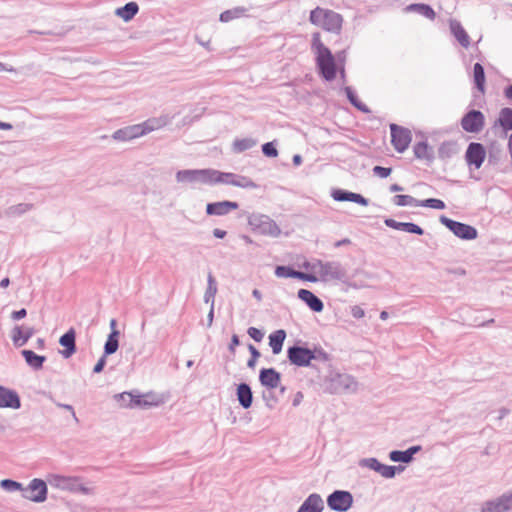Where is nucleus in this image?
<instances>
[{
  "label": "nucleus",
  "mask_w": 512,
  "mask_h": 512,
  "mask_svg": "<svg viewBox=\"0 0 512 512\" xmlns=\"http://www.w3.org/2000/svg\"><path fill=\"white\" fill-rule=\"evenodd\" d=\"M9 283H10L9 278H4V279L1 280L0 286L2 288H7L9 286Z\"/></svg>",
  "instance_id": "obj_55"
},
{
  "label": "nucleus",
  "mask_w": 512,
  "mask_h": 512,
  "mask_svg": "<svg viewBox=\"0 0 512 512\" xmlns=\"http://www.w3.org/2000/svg\"><path fill=\"white\" fill-rule=\"evenodd\" d=\"M275 275L279 278H297L307 282H317V278L314 274H306L304 272L293 270L287 266H277L275 269Z\"/></svg>",
  "instance_id": "obj_14"
},
{
  "label": "nucleus",
  "mask_w": 512,
  "mask_h": 512,
  "mask_svg": "<svg viewBox=\"0 0 512 512\" xmlns=\"http://www.w3.org/2000/svg\"><path fill=\"white\" fill-rule=\"evenodd\" d=\"M75 339L76 332L73 328H71L68 332L60 337L59 343L62 347H64V350L61 351V354L65 358L71 357L76 352Z\"/></svg>",
  "instance_id": "obj_17"
},
{
  "label": "nucleus",
  "mask_w": 512,
  "mask_h": 512,
  "mask_svg": "<svg viewBox=\"0 0 512 512\" xmlns=\"http://www.w3.org/2000/svg\"><path fill=\"white\" fill-rule=\"evenodd\" d=\"M391 143L396 151L399 153L404 152L410 145L412 136L411 131L407 128L398 126L396 124L390 125Z\"/></svg>",
  "instance_id": "obj_7"
},
{
  "label": "nucleus",
  "mask_w": 512,
  "mask_h": 512,
  "mask_svg": "<svg viewBox=\"0 0 512 512\" xmlns=\"http://www.w3.org/2000/svg\"><path fill=\"white\" fill-rule=\"evenodd\" d=\"M116 326H117V322H116V320H115V319H112V320L110 321V327H111L112 331H118V330H117V328H116Z\"/></svg>",
  "instance_id": "obj_59"
},
{
  "label": "nucleus",
  "mask_w": 512,
  "mask_h": 512,
  "mask_svg": "<svg viewBox=\"0 0 512 512\" xmlns=\"http://www.w3.org/2000/svg\"><path fill=\"white\" fill-rule=\"evenodd\" d=\"M406 11L418 12L429 20H434L436 17L435 11L426 4H411L406 7Z\"/></svg>",
  "instance_id": "obj_30"
},
{
  "label": "nucleus",
  "mask_w": 512,
  "mask_h": 512,
  "mask_svg": "<svg viewBox=\"0 0 512 512\" xmlns=\"http://www.w3.org/2000/svg\"><path fill=\"white\" fill-rule=\"evenodd\" d=\"M256 142L252 139H239L234 141L233 147L236 151L242 152L252 148Z\"/></svg>",
  "instance_id": "obj_42"
},
{
  "label": "nucleus",
  "mask_w": 512,
  "mask_h": 512,
  "mask_svg": "<svg viewBox=\"0 0 512 512\" xmlns=\"http://www.w3.org/2000/svg\"><path fill=\"white\" fill-rule=\"evenodd\" d=\"M213 235L216 238L222 239L226 236V231L216 228L213 230Z\"/></svg>",
  "instance_id": "obj_52"
},
{
  "label": "nucleus",
  "mask_w": 512,
  "mask_h": 512,
  "mask_svg": "<svg viewBox=\"0 0 512 512\" xmlns=\"http://www.w3.org/2000/svg\"><path fill=\"white\" fill-rule=\"evenodd\" d=\"M253 295H254L257 299H259V300L261 299V294H260V292H259L258 290H254V291H253Z\"/></svg>",
  "instance_id": "obj_64"
},
{
  "label": "nucleus",
  "mask_w": 512,
  "mask_h": 512,
  "mask_svg": "<svg viewBox=\"0 0 512 512\" xmlns=\"http://www.w3.org/2000/svg\"><path fill=\"white\" fill-rule=\"evenodd\" d=\"M118 397L120 399L129 398V403L125 404L126 408H151L164 403L163 397L154 392H148L144 394H132L130 392H123L118 394Z\"/></svg>",
  "instance_id": "obj_4"
},
{
  "label": "nucleus",
  "mask_w": 512,
  "mask_h": 512,
  "mask_svg": "<svg viewBox=\"0 0 512 512\" xmlns=\"http://www.w3.org/2000/svg\"><path fill=\"white\" fill-rule=\"evenodd\" d=\"M312 49L316 54V62L322 76L326 80H333L336 77V64L331 51L323 44L320 33L312 35Z\"/></svg>",
  "instance_id": "obj_1"
},
{
  "label": "nucleus",
  "mask_w": 512,
  "mask_h": 512,
  "mask_svg": "<svg viewBox=\"0 0 512 512\" xmlns=\"http://www.w3.org/2000/svg\"><path fill=\"white\" fill-rule=\"evenodd\" d=\"M237 396L240 404L244 408H249L252 404V392L247 384H240L237 388Z\"/></svg>",
  "instance_id": "obj_28"
},
{
  "label": "nucleus",
  "mask_w": 512,
  "mask_h": 512,
  "mask_svg": "<svg viewBox=\"0 0 512 512\" xmlns=\"http://www.w3.org/2000/svg\"><path fill=\"white\" fill-rule=\"evenodd\" d=\"M249 350L251 352V359L248 361V366L250 368H254L255 367V363L257 361V359L260 357V353L259 351L253 346V345H249Z\"/></svg>",
  "instance_id": "obj_45"
},
{
  "label": "nucleus",
  "mask_w": 512,
  "mask_h": 512,
  "mask_svg": "<svg viewBox=\"0 0 512 512\" xmlns=\"http://www.w3.org/2000/svg\"><path fill=\"white\" fill-rule=\"evenodd\" d=\"M385 224L390 228L396 230H403L407 233H413L418 235H422L424 233L423 229L420 226L410 222H397L393 219H387L385 221Z\"/></svg>",
  "instance_id": "obj_22"
},
{
  "label": "nucleus",
  "mask_w": 512,
  "mask_h": 512,
  "mask_svg": "<svg viewBox=\"0 0 512 512\" xmlns=\"http://www.w3.org/2000/svg\"><path fill=\"white\" fill-rule=\"evenodd\" d=\"M11 128H12L11 124L5 123V122H0V129L9 130Z\"/></svg>",
  "instance_id": "obj_56"
},
{
  "label": "nucleus",
  "mask_w": 512,
  "mask_h": 512,
  "mask_svg": "<svg viewBox=\"0 0 512 512\" xmlns=\"http://www.w3.org/2000/svg\"><path fill=\"white\" fill-rule=\"evenodd\" d=\"M138 5L135 2H129L125 6L116 10V15L124 21L131 20L138 12Z\"/></svg>",
  "instance_id": "obj_29"
},
{
  "label": "nucleus",
  "mask_w": 512,
  "mask_h": 512,
  "mask_svg": "<svg viewBox=\"0 0 512 512\" xmlns=\"http://www.w3.org/2000/svg\"><path fill=\"white\" fill-rule=\"evenodd\" d=\"M260 382L263 386L275 389L280 384V374L273 368L262 369L259 376Z\"/></svg>",
  "instance_id": "obj_19"
},
{
  "label": "nucleus",
  "mask_w": 512,
  "mask_h": 512,
  "mask_svg": "<svg viewBox=\"0 0 512 512\" xmlns=\"http://www.w3.org/2000/svg\"><path fill=\"white\" fill-rule=\"evenodd\" d=\"M248 335L257 342H260L263 339V333L255 327H250L248 329Z\"/></svg>",
  "instance_id": "obj_46"
},
{
  "label": "nucleus",
  "mask_w": 512,
  "mask_h": 512,
  "mask_svg": "<svg viewBox=\"0 0 512 512\" xmlns=\"http://www.w3.org/2000/svg\"><path fill=\"white\" fill-rule=\"evenodd\" d=\"M164 125L165 121L161 119H149L141 124L127 126L117 130L113 134V138L120 141H129L160 129Z\"/></svg>",
  "instance_id": "obj_3"
},
{
  "label": "nucleus",
  "mask_w": 512,
  "mask_h": 512,
  "mask_svg": "<svg viewBox=\"0 0 512 512\" xmlns=\"http://www.w3.org/2000/svg\"><path fill=\"white\" fill-rule=\"evenodd\" d=\"M0 407L18 409L20 407L18 394L13 390L0 386Z\"/></svg>",
  "instance_id": "obj_16"
},
{
  "label": "nucleus",
  "mask_w": 512,
  "mask_h": 512,
  "mask_svg": "<svg viewBox=\"0 0 512 512\" xmlns=\"http://www.w3.org/2000/svg\"><path fill=\"white\" fill-rule=\"evenodd\" d=\"M285 338L286 333L284 330H277L269 335V345L274 354H279L281 352Z\"/></svg>",
  "instance_id": "obj_26"
},
{
  "label": "nucleus",
  "mask_w": 512,
  "mask_h": 512,
  "mask_svg": "<svg viewBox=\"0 0 512 512\" xmlns=\"http://www.w3.org/2000/svg\"><path fill=\"white\" fill-rule=\"evenodd\" d=\"M380 318L382 320H386L388 318V313L386 311H382L380 314Z\"/></svg>",
  "instance_id": "obj_63"
},
{
  "label": "nucleus",
  "mask_w": 512,
  "mask_h": 512,
  "mask_svg": "<svg viewBox=\"0 0 512 512\" xmlns=\"http://www.w3.org/2000/svg\"><path fill=\"white\" fill-rule=\"evenodd\" d=\"M374 173L378 175L381 178H386L391 173V168L381 167V166H375L373 169Z\"/></svg>",
  "instance_id": "obj_47"
},
{
  "label": "nucleus",
  "mask_w": 512,
  "mask_h": 512,
  "mask_svg": "<svg viewBox=\"0 0 512 512\" xmlns=\"http://www.w3.org/2000/svg\"><path fill=\"white\" fill-rule=\"evenodd\" d=\"M262 152L267 157H273L274 158V157H277V155H278V151L274 147V144L272 142L265 143L262 146Z\"/></svg>",
  "instance_id": "obj_44"
},
{
  "label": "nucleus",
  "mask_w": 512,
  "mask_h": 512,
  "mask_svg": "<svg viewBox=\"0 0 512 512\" xmlns=\"http://www.w3.org/2000/svg\"><path fill=\"white\" fill-rule=\"evenodd\" d=\"M418 206L429 207V208L438 209V210L445 209V207H446L445 203L442 200L436 199V198H430V199L419 201Z\"/></svg>",
  "instance_id": "obj_41"
},
{
  "label": "nucleus",
  "mask_w": 512,
  "mask_h": 512,
  "mask_svg": "<svg viewBox=\"0 0 512 512\" xmlns=\"http://www.w3.org/2000/svg\"><path fill=\"white\" fill-rule=\"evenodd\" d=\"M351 314L354 318H362L365 315L364 310L360 306H353Z\"/></svg>",
  "instance_id": "obj_49"
},
{
  "label": "nucleus",
  "mask_w": 512,
  "mask_h": 512,
  "mask_svg": "<svg viewBox=\"0 0 512 512\" xmlns=\"http://www.w3.org/2000/svg\"><path fill=\"white\" fill-rule=\"evenodd\" d=\"M220 19L222 21H227L229 19V12L227 11V12L222 13L220 16Z\"/></svg>",
  "instance_id": "obj_60"
},
{
  "label": "nucleus",
  "mask_w": 512,
  "mask_h": 512,
  "mask_svg": "<svg viewBox=\"0 0 512 512\" xmlns=\"http://www.w3.org/2000/svg\"><path fill=\"white\" fill-rule=\"evenodd\" d=\"M116 398H117L118 400L122 401L121 406H123V407H126V406H125V404H128V403H129V398L120 399V398L118 397V395L116 396Z\"/></svg>",
  "instance_id": "obj_62"
},
{
  "label": "nucleus",
  "mask_w": 512,
  "mask_h": 512,
  "mask_svg": "<svg viewBox=\"0 0 512 512\" xmlns=\"http://www.w3.org/2000/svg\"><path fill=\"white\" fill-rule=\"evenodd\" d=\"M486 158V149L481 143L472 142L468 145L465 160L469 166L479 169Z\"/></svg>",
  "instance_id": "obj_11"
},
{
  "label": "nucleus",
  "mask_w": 512,
  "mask_h": 512,
  "mask_svg": "<svg viewBox=\"0 0 512 512\" xmlns=\"http://www.w3.org/2000/svg\"><path fill=\"white\" fill-rule=\"evenodd\" d=\"M33 330L32 329H26L23 330L22 327L16 326L12 330V340L13 343L17 346H22L27 342V340L32 336Z\"/></svg>",
  "instance_id": "obj_27"
},
{
  "label": "nucleus",
  "mask_w": 512,
  "mask_h": 512,
  "mask_svg": "<svg viewBox=\"0 0 512 512\" xmlns=\"http://www.w3.org/2000/svg\"><path fill=\"white\" fill-rule=\"evenodd\" d=\"M309 20L313 25L331 33H339L343 21L340 14L321 7H316L310 12Z\"/></svg>",
  "instance_id": "obj_2"
},
{
  "label": "nucleus",
  "mask_w": 512,
  "mask_h": 512,
  "mask_svg": "<svg viewBox=\"0 0 512 512\" xmlns=\"http://www.w3.org/2000/svg\"><path fill=\"white\" fill-rule=\"evenodd\" d=\"M238 204L232 201H220L215 203H208L206 206V213L208 215L223 216L230 211L237 210Z\"/></svg>",
  "instance_id": "obj_15"
},
{
  "label": "nucleus",
  "mask_w": 512,
  "mask_h": 512,
  "mask_svg": "<svg viewBox=\"0 0 512 512\" xmlns=\"http://www.w3.org/2000/svg\"><path fill=\"white\" fill-rule=\"evenodd\" d=\"M473 78L477 89L481 92H485V73L484 68L480 63H476L473 67Z\"/></svg>",
  "instance_id": "obj_31"
},
{
  "label": "nucleus",
  "mask_w": 512,
  "mask_h": 512,
  "mask_svg": "<svg viewBox=\"0 0 512 512\" xmlns=\"http://www.w3.org/2000/svg\"><path fill=\"white\" fill-rule=\"evenodd\" d=\"M314 354L311 350L302 347H292L288 350V358L291 363L297 366H307L314 359Z\"/></svg>",
  "instance_id": "obj_13"
},
{
  "label": "nucleus",
  "mask_w": 512,
  "mask_h": 512,
  "mask_svg": "<svg viewBox=\"0 0 512 512\" xmlns=\"http://www.w3.org/2000/svg\"><path fill=\"white\" fill-rule=\"evenodd\" d=\"M105 364H106V357L104 355L98 360V362L94 366V369H93L94 373H100L104 369Z\"/></svg>",
  "instance_id": "obj_48"
},
{
  "label": "nucleus",
  "mask_w": 512,
  "mask_h": 512,
  "mask_svg": "<svg viewBox=\"0 0 512 512\" xmlns=\"http://www.w3.org/2000/svg\"><path fill=\"white\" fill-rule=\"evenodd\" d=\"M328 505L336 511L348 510L353 502L352 495L346 491H335L328 497Z\"/></svg>",
  "instance_id": "obj_12"
},
{
  "label": "nucleus",
  "mask_w": 512,
  "mask_h": 512,
  "mask_svg": "<svg viewBox=\"0 0 512 512\" xmlns=\"http://www.w3.org/2000/svg\"><path fill=\"white\" fill-rule=\"evenodd\" d=\"M372 468L386 478H392L395 475V467L384 465L377 461H374Z\"/></svg>",
  "instance_id": "obj_37"
},
{
  "label": "nucleus",
  "mask_w": 512,
  "mask_h": 512,
  "mask_svg": "<svg viewBox=\"0 0 512 512\" xmlns=\"http://www.w3.org/2000/svg\"><path fill=\"white\" fill-rule=\"evenodd\" d=\"M451 33L454 35L456 40L460 43L464 48H468L470 45V37L465 29L462 27L460 22L456 20H450L449 22Z\"/></svg>",
  "instance_id": "obj_20"
},
{
  "label": "nucleus",
  "mask_w": 512,
  "mask_h": 512,
  "mask_svg": "<svg viewBox=\"0 0 512 512\" xmlns=\"http://www.w3.org/2000/svg\"><path fill=\"white\" fill-rule=\"evenodd\" d=\"M497 123L506 131L512 130V109L503 108L499 113Z\"/></svg>",
  "instance_id": "obj_34"
},
{
  "label": "nucleus",
  "mask_w": 512,
  "mask_h": 512,
  "mask_svg": "<svg viewBox=\"0 0 512 512\" xmlns=\"http://www.w3.org/2000/svg\"><path fill=\"white\" fill-rule=\"evenodd\" d=\"M50 482H51V484L55 485L56 487L64 489V488L70 487L73 484L74 479L71 477L54 475V476H52Z\"/></svg>",
  "instance_id": "obj_38"
},
{
  "label": "nucleus",
  "mask_w": 512,
  "mask_h": 512,
  "mask_svg": "<svg viewBox=\"0 0 512 512\" xmlns=\"http://www.w3.org/2000/svg\"><path fill=\"white\" fill-rule=\"evenodd\" d=\"M1 71H9V72H12V71H14V69H13V68H6V67L4 66V64H2V63L0 62V72H1Z\"/></svg>",
  "instance_id": "obj_61"
},
{
  "label": "nucleus",
  "mask_w": 512,
  "mask_h": 512,
  "mask_svg": "<svg viewBox=\"0 0 512 512\" xmlns=\"http://www.w3.org/2000/svg\"><path fill=\"white\" fill-rule=\"evenodd\" d=\"M414 155L417 159L431 161L433 159V150L427 142H418L413 148Z\"/></svg>",
  "instance_id": "obj_25"
},
{
  "label": "nucleus",
  "mask_w": 512,
  "mask_h": 512,
  "mask_svg": "<svg viewBox=\"0 0 512 512\" xmlns=\"http://www.w3.org/2000/svg\"><path fill=\"white\" fill-rule=\"evenodd\" d=\"M505 96L512 100V85L505 89Z\"/></svg>",
  "instance_id": "obj_53"
},
{
  "label": "nucleus",
  "mask_w": 512,
  "mask_h": 512,
  "mask_svg": "<svg viewBox=\"0 0 512 512\" xmlns=\"http://www.w3.org/2000/svg\"><path fill=\"white\" fill-rule=\"evenodd\" d=\"M298 297L304 301L313 311L321 312L323 310L324 306L322 301L311 291L300 289L298 291Z\"/></svg>",
  "instance_id": "obj_21"
},
{
  "label": "nucleus",
  "mask_w": 512,
  "mask_h": 512,
  "mask_svg": "<svg viewBox=\"0 0 512 512\" xmlns=\"http://www.w3.org/2000/svg\"><path fill=\"white\" fill-rule=\"evenodd\" d=\"M485 124V117L482 112L477 110L469 111L461 119V126L463 130L469 133L480 132Z\"/></svg>",
  "instance_id": "obj_9"
},
{
  "label": "nucleus",
  "mask_w": 512,
  "mask_h": 512,
  "mask_svg": "<svg viewBox=\"0 0 512 512\" xmlns=\"http://www.w3.org/2000/svg\"><path fill=\"white\" fill-rule=\"evenodd\" d=\"M177 179L179 181H188V182L199 181V170L180 171L177 174Z\"/></svg>",
  "instance_id": "obj_39"
},
{
  "label": "nucleus",
  "mask_w": 512,
  "mask_h": 512,
  "mask_svg": "<svg viewBox=\"0 0 512 512\" xmlns=\"http://www.w3.org/2000/svg\"><path fill=\"white\" fill-rule=\"evenodd\" d=\"M440 222L461 239L472 240L477 237L476 229L470 225L451 220L445 216L440 217Z\"/></svg>",
  "instance_id": "obj_8"
},
{
  "label": "nucleus",
  "mask_w": 512,
  "mask_h": 512,
  "mask_svg": "<svg viewBox=\"0 0 512 512\" xmlns=\"http://www.w3.org/2000/svg\"><path fill=\"white\" fill-rule=\"evenodd\" d=\"M293 163L298 166L302 163V158L300 155H294L293 157Z\"/></svg>",
  "instance_id": "obj_54"
},
{
  "label": "nucleus",
  "mask_w": 512,
  "mask_h": 512,
  "mask_svg": "<svg viewBox=\"0 0 512 512\" xmlns=\"http://www.w3.org/2000/svg\"><path fill=\"white\" fill-rule=\"evenodd\" d=\"M303 267L310 270L311 272L309 274H314L317 281H328L340 278V272L337 267L329 262L316 261L313 263H305Z\"/></svg>",
  "instance_id": "obj_5"
},
{
  "label": "nucleus",
  "mask_w": 512,
  "mask_h": 512,
  "mask_svg": "<svg viewBox=\"0 0 512 512\" xmlns=\"http://www.w3.org/2000/svg\"><path fill=\"white\" fill-rule=\"evenodd\" d=\"M418 450L417 447H412L406 451H392L390 453V459L394 462H410L413 454Z\"/></svg>",
  "instance_id": "obj_33"
},
{
  "label": "nucleus",
  "mask_w": 512,
  "mask_h": 512,
  "mask_svg": "<svg viewBox=\"0 0 512 512\" xmlns=\"http://www.w3.org/2000/svg\"><path fill=\"white\" fill-rule=\"evenodd\" d=\"M508 150H509L511 160H512V134L510 135L509 140H508Z\"/></svg>",
  "instance_id": "obj_58"
},
{
  "label": "nucleus",
  "mask_w": 512,
  "mask_h": 512,
  "mask_svg": "<svg viewBox=\"0 0 512 512\" xmlns=\"http://www.w3.org/2000/svg\"><path fill=\"white\" fill-rule=\"evenodd\" d=\"M322 508L323 502L320 496L312 494L302 504L298 512H321Z\"/></svg>",
  "instance_id": "obj_24"
},
{
  "label": "nucleus",
  "mask_w": 512,
  "mask_h": 512,
  "mask_svg": "<svg viewBox=\"0 0 512 512\" xmlns=\"http://www.w3.org/2000/svg\"><path fill=\"white\" fill-rule=\"evenodd\" d=\"M239 345V338L237 335H233L232 338H231V343L229 345V350L234 353L235 352V348Z\"/></svg>",
  "instance_id": "obj_50"
},
{
  "label": "nucleus",
  "mask_w": 512,
  "mask_h": 512,
  "mask_svg": "<svg viewBox=\"0 0 512 512\" xmlns=\"http://www.w3.org/2000/svg\"><path fill=\"white\" fill-rule=\"evenodd\" d=\"M390 190H391L392 192H397V191H401V190H402V187H401V186H399L398 184H393V185H391Z\"/></svg>",
  "instance_id": "obj_57"
},
{
  "label": "nucleus",
  "mask_w": 512,
  "mask_h": 512,
  "mask_svg": "<svg viewBox=\"0 0 512 512\" xmlns=\"http://www.w3.org/2000/svg\"><path fill=\"white\" fill-rule=\"evenodd\" d=\"M27 312L25 309H21V310H18V311H14L12 313V318L15 319V320H20L22 318H24L26 316Z\"/></svg>",
  "instance_id": "obj_51"
},
{
  "label": "nucleus",
  "mask_w": 512,
  "mask_h": 512,
  "mask_svg": "<svg viewBox=\"0 0 512 512\" xmlns=\"http://www.w3.org/2000/svg\"><path fill=\"white\" fill-rule=\"evenodd\" d=\"M393 203L397 206H408V205L418 206L419 201L409 195H396L393 198Z\"/></svg>",
  "instance_id": "obj_40"
},
{
  "label": "nucleus",
  "mask_w": 512,
  "mask_h": 512,
  "mask_svg": "<svg viewBox=\"0 0 512 512\" xmlns=\"http://www.w3.org/2000/svg\"><path fill=\"white\" fill-rule=\"evenodd\" d=\"M217 170L203 169L199 170V182L206 184H217Z\"/></svg>",
  "instance_id": "obj_36"
},
{
  "label": "nucleus",
  "mask_w": 512,
  "mask_h": 512,
  "mask_svg": "<svg viewBox=\"0 0 512 512\" xmlns=\"http://www.w3.org/2000/svg\"><path fill=\"white\" fill-rule=\"evenodd\" d=\"M22 497L32 502H44L47 498V485L41 479H33L26 488L22 487Z\"/></svg>",
  "instance_id": "obj_6"
},
{
  "label": "nucleus",
  "mask_w": 512,
  "mask_h": 512,
  "mask_svg": "<svg viewBox=\"0 0 512 512\" xmlns=\"http://www.w3.org/2000/svg\"><path fill=\"white\" fill-rule=\"evenodd\" d=\"M332 196L336 201H352L363 206L368 204L367 199H365L362 195L353 192L336 190L333 192Z\"/></svg>",
  "instance_id": "obj_23"
},
{
  "label": "nucleus",
  "mask_w": 512,
  "mask_h": 512,
  "mask_svg": "<svg viewBox=\"0 0 512 512\" xmlns=\"http://www.w3.org/2000/svg\"><path fill=\"white\" fill-rule=\"evenodd\" d=\"M21 353L27 364L35 369L41 368L45 361L44 356H39L31 350H23Z\"/></svg>",
  "instance_id": "obj_32"
},
{
  "label": "nucleus",
  "mask_w": 512,
  "mask_h": 512,
  "mask_svg": "<svg viewBox=\"0 0 512 512\" xmlns=\"http://www.w3.org/2000/svg\"><path fill=\"white\" fill-rule=\"evenodd\" d=\"M0 485L3 489L6 490H21L22 491V485L19 482L10 480V479H4L0 482Z\"/></svg>",
  "instance_id": "obj_43"
},
{
  "label": "nucleus",
  "mask_w": 512,
  "mask_h": 512,
  "mask_svg": "<svg viewBox=\"0 0 512 512\" xmlns=\"http://www.w3.org/2000/svg\"><path fill=\"white\" fill-rule=\"evenodd\" d=\"M510 509H512V493L487 503L482 512H506Z\"/></svg>",
  "instance_id": "obj_18"
},
{
  "label": "nucleus",
  "mask_w": 512,
  "mask_h": 512,
  "mask_svg": "<svg viewBox=\"0 0 512 512\" xmlns=\"http://www.w3.org/2000/svg\"><path fill=\"white\" fill-rule=\"evenodd\" d=\"M119 331H112L104 346V351L106 355L113 354L117 351L119 347Z\"/></svg>",
  "instance_id": "obj_35"
},
{
  "label": "nucleus",
  "mask_w": 512,
  "mask_h": 512,
  "mask_svg": "<svg viewBox=\"0 0 512 512\" xmlns=\"http://www.w3.org/2000/svg\"><path fill=\"white\" fill-rule=\"evenodd\" d=\"M217 184L232 185L240 188H255L256 184L246 176L224 173L217 170Z\"/></svg>",
  "instance_id": "obj_10"
}]
</instances>
